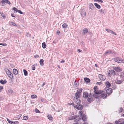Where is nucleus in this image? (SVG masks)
Here are the masks:
<instances>
[{
  "label": "nucleus",
  "mask_w": 124,
  "mask_h": 124,
  "mask_svg": "<svg viewBox=\"0 0 124 124\" xmlns=\"http://www.w3.org/2000/svg\"><path fill=\"white\" fill-rule=\"evenodd\" d=\"M78 84L75 81L74 83L73 86L75 87H76L78 86Z\"/></svg>",
  "instance_id": "obj_36"
},
{
  "label": "nucleus",
  "mask_w": 124,
  "mask_h": 124,
  "mask_svg": "<svg viewBox=\"0 0 124 124\" xmlns=\"http://www.w3.org/2000/svg\"><path fill=\"white\" fill-rule=\"evenodd\" d=\"M23 71L24 75L25 76H27L28 74V72L25 69H24L23 70Z\"/></svg>",
  "instance_id": "obj_37"
},
{
  "label": "nucleus",
  "mask_w": 124,
  "mask_h": 124,
  "mask_svg": "<svg viewBox=\"0 0 124 124\" xmlns=\"http://www.w3.org/2000/svg\"><path fill=\"white\" fill-rule=\"evenodd\" d=\"M94 5L96 8L98 9H100L101 8L100 6L97 3H94Z\"/></svg>",
  "instance_id": "obj_31"
},
{
  "label": "nucleus",
  "mask_w": 124,
  "mask_h": 124,
  "mask_svg": "<svg viewBox=\"0 0 124 124\" xmlns=\"http://www.w3.org/2000/svg\"><path fill=\"white\" fill-rule=\"evenodd\" d=\"M0 13L1 15V16L3 17V18L4 19H5V18L6 17L5 14L3 13L2 12H0Z\"/></svg>",
  "instance_id": "obj_42"
},
{
  "label": "nucleus",
  "mask_w": 124,
  "mask_h": 124,
  "mask_svg": "<svg viewBox=\"0 0 124 124\" xmlns=\"http://www.w3.org/2000/svg\"><path fill=\"white\" fill-rule=\"evenodd\" d=\"M53 109H54L55 110V109L54 108V107L53 106Z\"/></svg>",
  "instance_id": "obj_64"
},
{
  "label": "nucleus",
  "mask_w": 124,
  "mask_h": 124,
  "mask_svg": "<svg viewBox=\"0 0 124 124\" xmlns=\"http://www.w3.org/2000/svg\"><path fill=\"white\" fill-rule=\"evenodd\" d=\"M115 123L116 124H120V119L116 121Z\"/></svg>",
  "instance_id": "obj_44"
},
{
  "label": "nucleus",
  "mask_w": 124,
  "mask_h": 124,
  "mask_svg": "<svg viewBox=\"0 0 124 124\" xmlns=\"http://www.w3.org/2000/svg\"><path fill=\"white\" fill-rule=\"evenodd\" d=\"M13 9L14 11H16V12H18L19 13L21 14H23V13L21 11L17 9L15 7L13 8Z\"/></svg>",
  "instance_id": "obj_14"
},
{
  "label": "nucleus",
  "mask_w": 124,
  "mask_h": 124,
  "mask_svg": "<svg viewBox=\"0 0 124 124\" xmlns=\"http://www.w3.org/2000/svg\"><path fill=\"white\" fill-rule=\"evenodd\" d=\"M0 82L2 84H4L7 83V81L6 80H3L1 79L0 81Z\"/></svg>",
  "instance_id": "obj_29"
},
{
  "label": "nucleus",
  "mask_w": 124,
  "mask_h": 124,
  "mask_svg": "<svg viewBox=\"0 0 124 124\" xmlns=\"http://www.w3.org/2000/svg\"><path fill=\"white\" fill-rule=\"evenodd\" d=\"M64 62H65V61L63 60H62L61 61V63H64Z\"/></svg>",
  "instance_id": "obj_59"
},
{
  "label": "nucleus",
  "mask_w": 124,
  "mask_h": 124,
  "mask_svg": "<svg viewBox=\"0 0 124 124\" xmlns=\"http://www.w3.org/2000/svg\"><path fill=\"white\" fill-rule=\"evenodd\" d=\"M105 85L107 88H109L111 86V84L108 81H107L106 82Z\"/></svg>",
  "instance_id": "obj_19"
},
{
  "label": "nucleus",
  "mask_w": 124,
  "mask_h": 124,
  "mask_svg": "<svg viewBox=\"0 0 124 124\" xmlns=\"http://www.w3.org/2000/svg\"><path fill=\"white\" fill-rule=\"evenodd\" d=\"M80 11L81 15L82 16L84 17L86 16V12L84 8L81 9Z\"/></svg>",
  "instance_id": "obj_7"
},
{
  "label": "nucleus",
  "mask_w": 124,
  "mask_h": 124,
  "mask_svg": "<svg viewBox=\"0 0 124 124\" xmlns=\"http://www.w3.org/2000/svg\"><path fill=\"white\" fill-rule=\"evenodd\" d=\"M101 97L103 99L106 98L107 96V94L105 93H103L101 95Z\"/></svg>",
  "instance_id": "obj_18"
},
{
  "label": "nucleus",
  "mask_w": 124,
  "mask_h": 124,
  "mask_svg": "<svg viewBox=\"0 0 124 124\" xmlns=\"http://www.w3.org/2000/svg\"><path fill=\"white\" fill-rule=\"evenodd\" d=\"M108 54H114V52L110 50H108L105 52L104 54V55H106Z\"/></svg>",
  "instance_id": "obj_11"
},
{
  "label": "nucleus",
  "mask_w": 124,
  "mask_h": 124,
  "mask_svg": "<svg viewBox=\"0 0 124 124\" xmlns=\"http://www.w3.org/2000/svg\"><path fill=\"white\" fill-rule=\"evenodd\" d=\"M18 122L17 121H14L13 124H18Z\"/></svg>",
  "instance_id": "obj_49"
},
{
  "label": "nucleus",
  "mask_w": 124,
  "mask_h": 124,
  "mask_svg": "<svg viewBox=\"0 0 124 124\" xmlns=\"http://www.w3.org/2000/svg\"><path fill=\"white\" fill-rule=\"evenodd\" d=\"M2 45L3 46H7V44L6 43H0V45Z\"/></svg>",
  "instance_id": "obj_47"
},
{
  "label": "nucleus",
  "mask_w": 124,
  "mask_h": 124,
  "mask_svg": "<svg viewBox=\"0 0 124 124\" xmlns=\"http://www.w3.org/2000/svg\"><path fill=\"white\" fill-rule=\"evenodd\" d=\"M78 117V116H77L75 115V116L69 117L68 118V119L70 120L74 119L77 118Z\"/></svg>",
  "instance_id": "obj_16"
},
{
  "label": "nucleus",
  "mask_w": 124,
  "mask_h": 124,
  "mask_svg": "<svg viewBox=\"0 0 124 124\" xmlns=\"http://www.w3.org/2000/svg\"><path fill=\"white\" fill-rule=\"evenodd\" d=\"M79 98H74V100L75 102L77 104H80L81 102V101L79 99Z\"/></svg>",
  "instance_id": "obj_10"
},
{
  "label": "nucleus",
  "mask_w": 124,
  "mask_h": 124,
  "mask_svg": "<svg viewBox=\"0 0 124 124\" xmlns=\"http://www.w3.org/2000/svg\"><path fill=\"white\" fill-rule=\"evenodd\" d=\"M99 12L101 14H104L105 12V10L104 9H101L99 10Z\"/></svg>",
  "instance_id": "obj_34"
},
{
  "label": "nucleus",
  "mask_w": 124,
  "mask_h": 124,
  "mask_svg": "<svg viewBox=\"0 0 124 124\" xmlns=\"http://www.w3.org/2000/svg\"><path fill=\"white\" fill-rule=\"evenodd\" d=\"M78 51L79 52H80L81 51V50L79 49H78Z\"/></svg>",
  "instance_id": "obj_60"
},
{
  "label": "nucleus",
  "mask_w": 124,
  "mask_h": 124,
  "mask_svg": "<svg viewBox=\"0 0 124 124\" xmlns=\"http://www.w3.org/2000/svg\"><path fill=\"white\" fill-rule=\"evenodd\" d=\"M98 1H99L101 3H103V2L102 0H99Z\"/></svg>",
  "instance_id": "obj_57"
},
{
  "label": "nucleus",
  "mask_w": 124,
  "mask_h": 124,
  "mask_svg": "<svg viewBox=\"0 0 124 124\" xmlns=\"http://www.w3.org/2000/svg\"><path fill=\"white\" fill-rule=\"evenodd\" d=\"M83 124H88L87 123L85 122Z\"/></svg>",
  "instance_id": "obj_63"
},
{
  "label": "nucleus",
  "mask_w": 124,
  "mask_h": 124,
  "mask_svg": "<svg viewBox=\"0 0 124 124\" xmlns=\"http://www.w3.org/2000/svg\"><path fill=\"white\" fill-rule=\"evenodd\" d=\"M5 71L8 76L10 78L12 79L13 78V74L8 69H6L5 70Z\"/></svg>",
  "instance_id": "obj_3"
},
{
  "label": "nucleus",
  "mask_w": 124,
  "mask_h": 124,
  "mask_svg": "<svg viewBox=\"0 0 124 124\" xmlns=\"http://www.w3.org/2000/svg\"><path fill=\"white\" fill-rule=\"evenodd\" d=\"M120 76L121 78L122 79V80H124V72H121L120 74Z\"/></svg>",
  "instance_id": "obj_21"
},
{
  "label": "nucleus",
  "mask_w": 124,
  "mask_h": 124,
  "mask_svg": "<svg viewBox=\"0 0 124 124\" xmlns=\"http://www.w3.org/2000/svg\"><path fill=\"white\" fill-rule=\"evenodd\" d=\"M83 95L84 98H87L88 96V93H84L83 94Z\"/></svg>",
  "instance_id": "obj_23"
},
{
  "label": "nucleus",
  "mask_w": 124,
  "mask_h": 124,
  "mask_svg": "<svg viewBox=\"0 0 124 124\" xmlns=\"http://www.w3.org/2000/svg\"><path fill=\"white\" fill-rule=\"evenodd\" d=\"M98 95L93 94V95L89 96L88 98L87 99V101L89 102H91L93 101L94 100V98H99Z\"/></svg>",
  "instance_id": "obj_2"
},
{
  "label": "nucleus",
  "mask_w": 124,
  "mask_h": 124,
  "mask_svg": "<svg viewBox=\"0 0 124 124\" xmlns=\"http://www.w3.org/2000/svg\"><path fill=\"white\" fill-rule=\"evenodd\" d=\"M45 84V83H44L41 86H43Z\"/></svg>",
  "instance_id": "obj_62"
},
{
  "label": "nucleus",
  "mask_w": 124,
  "mask_h": 124,
  "mask_svg": "<svg viewBox=\"0 0 124 124\" xmlns=\"http://www.w3.org/2000/svg\"><path fill=\"white\" fill-rule=\"evenodd\" d=\"M68 26V25L66 23H64L62 25V26L63 28H66Z\"/></svg>",
  "instance_id": "obj_40"
},
{
  "label": "nucleus",
  "mask_w": 124,
  "mask_h": 124,
  "mask_svg": "<svg viewBox=\"0 0 124 124\" xmlns=\"http://www.w3.org/2000/svg\"><path fill=\"white\" fill-rule=\"evenodd\" d=\"M113 60L119 63H124V60L122 59L119 57L114 58Z\"/></svg>",
  "instance_id": "obj_4"
},
{
  "label": "nucleus",
  "mask_w": 124,
  "mask_h": 124,
  "mask_svg": "<svg viewBox=\"0 0 124 124\" xmlns=\"http://www.w3.org/2000/svg\"><path fill=\"white\" fill-rule=\"evenodd\" d=\"M79 115L81 118L78 119L76 120H75V121L77 122L78 121L79 119L81 120H83V121H85L86 120V116L85 115H84L83 113V112L82 111H79Z\"/></svg>",
  "instance_id": "obj_1"
},
{
  "label": "nucleus",
  "mask_w": 124,
  "mask_h": 124,
  "mask_svg": "<svg viewBox=\"0 0 124 124\" xmlns=\"http://www.w3.org/2000/svg\"><path fill=\"white\" fill-rule=\"evenodd\" d=\"M120 124H124V119L121 118L120 119Z\"/></svg>",
  "instance_id": "obj_28"
},
{
  "label": "nucleus",
  "mask_w": 124,
  "mask_h": 124,
  "mask_svg": "<svg viewBox=\"0 0 124 124\" xmlns=\"http://www.w3.org/2000/svg\"><path fill=\"white\" fill-rule=\"evenodd\" d=\"M1 2L2 5H4V4H5V3L9 5L11 4L10 2L8 0H3L1 1Z\"/></svg>",
  "instance_id": "obj_9"
},
{
  "label": "nucleus",
  "mask_w": 124,
  "mask_h": 124,
  "mask_svg": "<svg viewBox=\"0 0 124 124\" xmlns=\"http://www.w3.org/2000/svg\"><path fill=\"white\" fill-rule=\"evenodd\" d=\"M89 7L90 9H93L94 8V6L93 4L91 3L89 4Z\"/></svg>",
  "instance_id": "obj_20"
},
{
  "label": "nucleus",
  "mask_w": 124,
  "mask_h": 124,
  "mask_svg": "<svg viewBox=\"0 0 124 124\" xmlns=\"http://www.w3.org/2000/svg\"><path fill=\"white\" fill-rule=\"evenodd\" d=\"M31 98L32 99H35L37 97V96L36 95L33 94L31 96Z\"/></svg>",
  "instance_id": "obj_39"
},
{
  "label": "nucleus",
  "mask_w": 124,
  "mask_h": 124,
  "mask_svg": "<svg viewBox=\"0 0 124 124\" xmlns=\"http://www.w3.org/2000/svg\"><path fill=\"white\" fill-rule=\"evenodd\" d=\"M34 57L35 58H38L39 57V56L38 55L36 54L34 56Z\"/></svg>",
  "instance_id": "obj_53"
},
{
  "label": "nucleus",
  "mask_w": 124,
  "mask_h": 124,
  "mask_svg": "<svg viewBox=\"0 0 124 124\" xmlns=\"http://www.w3.org/2000/svg\"><path fill=\"white\" fill-rule=\"evenodd\" d=\"M10 24L14 26H15L16 25V24L13 22H10Z\"/></svg>",
  "instance_id": "obj_46"
},
{
  "label": "nucleus",
  "mask_w": 124,
  "mask_h": 124,
  "mask_svg": "<svg viewBox=\"0 0 124 124\" xmlns=\"http://www.w3.org/2000/svg\"><path fill=\"white\" fill-rule=\"evenodd\" d=\"M42 47L43 48H45L46 47V45L45 42H43L42 44Z\"/></svg>",
  "instance_id": "obj_35"
},
{
  "label": "nucleus",
  "mask_w": 124,
  "mask_h": 124,
  "mask_svg": "<svg viewBox=\"0 0 124 124\" xmlns=\"http://www.w3.org/2000/svg\"><path fill=\"white\" fill-rule=\"evenodd\" d=\"M44 60L43 59H41L39 61V63L40 65L41 66H43L44 65L43 62Z\"/></svg>",
  "instance_id": "obj_30"
},
{
  "label": "nucleus",
  "mask_w": 124,
  "mask_h": 124,
  "mask_svg": "<svg viewBox=\"0 0 124 124\" xmlns=\"http://www.w3.org/2000/svg\"><path fill=\"white\" fill-rule=\"evenodd\" d=\"M35 67L34 65H33L32 66V69L33 70H35Z\"/></svg>",
  "instance_id": "obj_48"
},
{
  "label": "nucleus",
  "mask_w": 124,
  "mask_h": 124,
  "mask_svg": "<svg viewBox=\"0 0 124 124\" xmlns=\"http://www.w3.org/2000/svg\"><path fill=\"white\" fill-rule=\"evenodd\" d=\"M28 118V117L27 116H25L23 117V119L24 120H27Z\"/></svg>",
  "instance_id": "obj_43"
},
{
  "label": "nucleus",
  "mask_w": 124,
  "mask_h": 124,
  "mask_svg": "<svg viewBox=\"0 0 124 124\" xmlns=\"http://www.w3.org/2000/svg\"><path fill=\"white\" fill-rule=\"evenodd\" d=\"M26 35L27 37H30L31 36V35L28 33H26Z\"/></svg>",
  "instance_id": "obj_50"
},
{
  "label": "nucleus",
  "mask_w": 124,
  "mask_h": 124,
  "mask_svg": "<svg viewBox=\"0 0 124 124\" xmlns=\"http://www.w3.org/2000/svg\"><path fill=\"white\" fill-rule=\"evenodd\" d=\"M97 85H101V82H97L96 83Z\"/></svg>",
  "instance_id": "obj_54"
},
{
  "label": "nucleus",
  "mask_w": 124,
  "mask_h": 124,
  "mask_svg": "<svg viewBox=\"0 0 124 124\" xmlns=\"http://www.w3.org/2000/svg\"><path fill=\"white\" fill-rule=\"evenodd\" d=\"M122 82V81L121 80L117 79L115 81V83L118 84H121Z\"/></svg>",
  "instance_id": "obj_26"
},
{
  "label": "nucleus",
  "mask_w": 124,
  "mask_h": 124,
  "mask_svg": "<svg viewBox=\"0 0 124 124\" xmlns=\"http://www.w3.org/2000/svg\"><path fill=\"white\" fill-rule=\"evenodd\" d=\"M35 112L36 113H40V111L38 109H35Z\"/></svg>",
  "instance_id": "obj_51"
},
{
  "label": "nucleus",
  "mask_w": 124,
  "mask_h": 124,
  "mask_svg": "<svg viewBox=\"0 0 124 124\" xmlns=\"http://www.w3.org/2000/svg\"><path fill=\"white\" fill-rule=\"evenodd\" d=\"M85 81L86 82H89L90 81V79L88 78H85L84 79Z\"/></svg>",
  "instance_id": "obj_33"
},
{
  "label": "nucleus",
  "mask_w": 124,
  "mask_h": 124,
  "mask_svg": "<svg viewBox=\"0 0 124 124\" xmlns=\"http://www.w3.org/2000/svg\"><path fill=\"white\" fill-rule=\"evenodd\" d=\"M3 89V87L1 86H0V92Z\"/></svg>",
  "instance_id": "obj_55"
},
{
  "label": "nucleus",
  "mask_w": 124,
  "mask_h": 124,
  "mask_svg": "<svg viewBox=\"0 0 124 124\" xmlns=\"http://www.w3.org/2000/svg\"><path fill=\"white\" fill-rule=\"evenodd\" d=\"M75 97H74V98H79L80 97V94L77 92L75 93Z\"/></svg>",
  "instance_id": "obj_17"
},
{
  "label": "nucleus",
  "mask_w": 124,
  "mask_h": 124,
  "mask_svg": "<svg viewBox=\"0 0 124 124\" xmlns=\"http://www.w3.org/2000/svg\"><path fill=\"white\" fill-rule=\"evenodd\" d=\"M74 107L78 110H80L82 109L83 108V105L79 104L76 105Z\"/></svg>",
  "instance_id": "obj_8"
},
{
  "label": "nucleus",
  "mask_w": 124,
  "mask_h": 124,
  "mask_svg": "<svg viewBox=\"0 0 124 124\" xmlns=\"http://www.w3.org/2000/svg\"><path fill=\"white\" fill-rule=\"evenodd\" d=\"M8 122L12 124H13L14 121H11L9 119L7 118V119Z\"/></svg>",
  "instance_id": "obj_38"
},
{
  "label": "nucleus",
  "mask_w": 124,
  "mask_h": 124,
  "mask_svg": "<svg viewBox=\"0 0 124 124\" xmlns=\"http://www.w3.org/2000/svg\"><path fill=\"white\" fill-rule=\"evenodd\" d=\"M82 88H80L77 90V92L79 93L80 94V93L82 92Z\"/></svg>",
  "instance_id": "obj_41"
},
{
  "label": "nucleus",
  "mask_w": 124,
  "mask_h": 124,
  "mask_svg": "<svg viewBox=\"0 0 124 124\" xmlns=\"http://www.w3.org/2000/svg\"><path fill=\"white\" fill-rule=\"evenodd\" d=\"M43 99L42 98H41V101H43Z\"/></svg>",
  "instance_id": "obj_61"
},
{
  "label": "nucleus",
  "mask_w": 124,
  "mask_h": 124,
  "mask_svg": "<svg viewBox=\"0 0 124 124\" xmlns=\"http://www.w3.org/2000/svg\"><path fill=\"white\" fill-rule=\"evenodd\" d=\"M13 90L11 89H9L7 92L8 94L9 95H11L13 93Z\"/></svg>",
  "instance_id": "obj_24"
},
{
  "label": "nucleus",
  "mask_w": 124,
  "mask_h": 124,
  "mask_svg": "<svg viewBox=\"0 0 124 124\" xmlns=\"http://www.w3.org/2000/svg\"><path fill=\"white\" fill-rule=\"evenodd\" d=\"M123 109L122 107L120 108V109L119 110V113H120L122 112V111H123Z\"/></svg>",
  "instance_id": "obj_45"
},
{
  "label": "nucleus",
  "mask_w": 124,
  "mask_h": 124,
  "mask_svg": "<svg viewBox=\"0 0 124 124\" xmlns=\"http://www.w3.org/2000/svg\"><path fill=\"white\" fill-rule=\"evenodd\" d=\"M98 77L100 80L102 81L105 80L106 78V77L104 75L101 74H99L98 75Z\"/></svg>",
  "instance_id": "obj_6"
},
{
  "label": "nucleus",
  "mask_w": 124,
  "mask_h": 124,
  "mask_svg": "<svg viewBox=\"0 0 124 124\" xmlns=\"http://www.w3.org/2000/svg\"><path fill=\"white\" fill-rule=\"evenodd\" d=\"M114 69L117 72H120L122 71V69L121 68L119 67H115Z\"/></svg>",
  "instance_id": "obj_12"
},
{
  "label": "nucleus",
  "mask_w": 124,
  "mask_h": 124,
  "mask_svg": "<svg viewBox=\"0 0 124 124\" xmlns=\"http://www.w3.org/2000/svg\"><path fill=\"white\" fill-rule=\"evenodd\" d=\"M97 88V86H95L93 88V89L94 90V94L98 95V94H101L102 93H103V92L102 91L96 90Z\"/></svg>",
  "instance_id": "obj_5"
},
{
  "label": "nucleus",
  "mask_w": 124,
  "mask_h": 124,
  "mask_svg": "<svg viewBox=\"0 0 124 124\" xmlns=\"http://www.w3.org/2000/svg\"><path fill=\"white\" fill-rule=\"evenodd\" d=\"M88 31V29L86 28H85L84 29L83 32V33L84 34H86Z\"/></svg>",
  "instance_id": "obj_27"
},
{
  "label": "nucleus",
  "mask_w": 124,
  "mask_h": 124,
  "mask_svg": "<svg viewBox=\"0 0 124 124\" xmlns=\"http://www.w3.org/2000/svg\"><path fill=\"white\" fill-rule=\"evenodd\" d=\"M13 73L16 75H17L18 74L17 70L16 69H14L13 70Z\"/></svg>",
  "instance_id": "obj_25"
},
{
  "label": "nucleus",
  "mask_w": 124,
  "mask_h": 124,
  "mask_svg": "<svg viewBox=\"0 0 124 124\" xmlns=\"http://www.w3.org/2000/svg\"><path fill=\"white\" fill-rule=\"evenodd\" d=\"M11 15L13 17H15V15L14 14H11Z\"/></svg>",
  "instance_id": "obj_52"
},
{
  "label": "nucleus",
  "mask_w": 124,
  "mask_h": 124,
  "mask_svg": "<svg viewBox=\"0 0 124 124\" xmlns=\"http://www.w3.org/2000/svg\"><path fill=\"white\" fill-rule=\"evenodd\" d=\"M56 33L57 34H59L60 33V32L59 31L57 30V31Z\"/></svg>",
  "instance_id": "obj_58"
},
{
  "label": "nucleus",
  "mask_w": 124,
  "mask_h": 124,
  "mask_svg": "<svg viewBox=\"0 0 124 124\" xmlns=\"http://www.w3.org/2000/svg\"><path fill=\"white\" fill-rule=\"evenodd\" d=\"M47 117L51 121L52 120L53 117L51 115H48L47 116Z\"/></svg>",
  "instance_id": "obj_32"
},
{
  "label": "nucleus",
  "mask_w": 124,
  "mask_h": 124,
  "mask_svg": "<svg viewBox=\"0 0 124 124\" xmlns=\"http://www.w3.org/2000/svg\"><path fill=\"white\" fill-rule=\"evenodd\" d=\"M109 71L113 75H115L116 74L115 72L113 70H110Z\"/></svg>",
  "instance_id": "obj_22"
},
{
  "label": "nucleus",
  "mask_w": 124,
  "mask_h": 124,
  "mask_svg": "<svg viewBox=\"0 0 124 124\" xmlns=\"http://www.w3.org/2000/svg\"><path fill=\"white\" fill-rule=\"evenodd\" d=\"M112 92V89L111 88H109L107 89L106 90V93L108 94H110Z\"/></svg>",
  "instance_id": "obj_15"
},
{
  "label": "nucleus",
  "mask_w": 124,
  "mask_h": 124,
  "mask_svg": "<svg viewBox=\"0 0 124 124\" xmlns=\"http://www.w3.org/2000/svg\"><path fill=\"white\" fill-rule=\"evenodd\" d=\"M110 72H109V73H107V75L108 76H110Z\"/></svg>",
  "instance_id": "obj_56"
},
{
  "label": "nucleus",
  "mask_w": 124,
  "mask_h": 124,
  "mask_svg": "<svg viewBox=\"0 0 124 124\" xmlns=\"http://www.w3.org/2000/svg\"><path fill=\"white\" fill-rule=\"evenodd\" d=\"M106 30L109 33L114 34L116 35H117V34L115 33V32H113L112 31L109 29H106Z\"/></svg>",
  "instance_id": "obj_13"
}]
</instances>
